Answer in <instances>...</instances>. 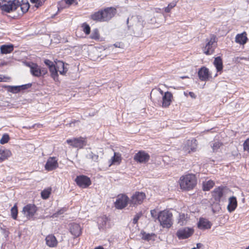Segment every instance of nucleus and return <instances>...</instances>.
Returning <instances> with one entry per match:
<instances>
[{"instance_id": "nucleus-1", "label": "nucleus", "mask_w": 249, "mask_h": 249, "mask_svg": "<svg viewBox=\"0 0 249 249\" xmlns=\"http://www.w3.org/2000/svg\"><path fill=\"white\" fill-rule=\"evenodd\" d=\"M116 13V8L112 7H107L92 14L90 18L96 21H108L114 17Z\"/></svg>"}, {"instance_id": "nucleus-52", "label": "nucleus", "mask_w": 249, "mask_h": 249, "mask_svg": "<svg viewBox=\"0 0 249 249\" xmlns=\"http://www.w3.org/2000/svg\"><path fill=\"white\" fill-rule=\"evenodd\" d=\"M203 246V245L201 243H197L196 244V248L200 249Z\"/></svg>"}, {"instance_id": "nucleus-2", "label": "nucleus", "mask_w": 249, "mask_h": 249, "mask_svg": "<svg viewBox=\"0 0 249 249\" xmlns=\"http://www.w3.org/2000/svg\"><path fill=\"white\" fill-rule=\"evenodd\" d=\"M180 188L184 190H191L196 185V178L194 174H189L180 177L179 179Z\"/></svg>"}, {"instance_id": "nucleus-8", "label": "nucleus", "mask_w": 249, "mask_h": 249, "mask_svg": "<svg viewBox=\"0 0 249 249\" xmlns=\"http://www.w3.org/2000/svg\"><path fill=\"white\" fill-rule=\"evenodd\" d=\"M129 204V199L127 196L121 194L118 196L115 202V207L118 209H122L125 207L127 204Z\"/></svg>"}, {"instance_id": "nucleus-24", "label": "nucleus", "mask_w": 249, "mask_h": 249, "mask_svg": "<svg viewBox=\"0 0 249 249\" xmlns=\"http://www.w3.org/2000/svg\"><path fill=\"white\" fill-rule=\"evenodd\" d=\"M57 68L60 74L65 75L67 71V69L65 67L64 63L59 61L56 63Z\"/></svg>"}, {"instance_id": "nucleus-3", "label": "nucleus", "mask_w": 249, "mask_h": 249, "mask_svg": "<svg viewBox=\"0 0 249 249\" xmlns=\"http://www.w3.org/2000/svg\"><path fill=\"white\" fill-rule=\"evenodd\" d=\"M172 213L168 211H161L160 212L157 217V219L160 223V225L163 228H169L172 224Z\"/></svg>"}, {"instance_id": "nucleus-45", "label": "nucleus", "mask_w": 249, "mask_h": 249, "mask_svg": "<svg viewBox=\"0 0 249 249\" xmlns=\"http://www.w3.org/2000/svg\"><path fill=\"white\" fill-rule=\"evenodd\" d=\"M243 148L245 151L249 153V138L247 139L243 143Z\"/></svg>"}, {"instance_id": "nucleus-34", "label": "nucleus", "mask_w": 249, "mask_h": 249, "mask_svg": "<svg viewBox=\"0 0 249 249\" xmlns=\"http://www.w3.org/2000/svg\"><path fill=\"white\" fill-rule=\"evenodd\" d=\"M18 213V208L16 205H15L11 209V216L14 219H17Z\"/></svg>"}, {"instance_id": "nucleus-41", "label": "nucleus", "mask_w": 249, "mask_h": 249, "mask_svg": "<svg viewBox=\"0 0 249 249\" xmlns=\"http://www.w3.org/2000/svg\"><path fill=\"white\" fill-rule=\"evenodd\" d=\"M21 90L19 86H10L9 87V91L13 93H17Z\"/></svg>"}, {"instance_id": "nucleus-49", "label": "nucleus", "mask_w": 249, "mask_h": 249, "mask_svg": "<svg viewBox=\"0 0 249 249\" xmlns=\"http://www.w3.org/2000/svg\"><path fill=\"white\" fill-rule=\"evenodd\" d=\"M150 213H151V216L153 218L157 219V211L156 210L154 209V210H151Z\"/></svg>"}, {"instance_id": "nucleus-50", "label": "nucleus", "mask_w": 249, "mask_h": 249, "mask_svg": "<svg viewBox=\"0 0 249 249\" xmlns=\"http://www.w3.org/2000/svg\"><path fill=\"white\" fill-rule=\"evenodd\" d=\"M65 1L67 4L70 5V4H71L73 2L74 0H65Z\"/></svg>"}, {"instance_id": "nucleus-47", "label": "nucleus", "mask_w": 249, "mask_h": 249, "mask_svg": "<svg viewBox=\"0 0 249 249\" xmlns=\"http://www.w3.org/2000/svg\"><path fill=\"white\" fill-rule=\"evenodd\" d=\"M44 62L45 64V65L48 67L49 68H51V67L54 65V64H53V62L49 59H45L44 60Z\"/></svg>"}, {"instance_id": "nucleus-56", "label": "nucleus", "mask_w": 249, "mask_h": 249, "mask_svg": "<svg viewBox=\"0 0 249 249\" xmlns=\"http://www.w3.org/2000/svg\"><path fill=\"white\" fill-rule=\"evenodd\" d=\"M159 91H160V94L162 95L163 93V91L161 89H159Z\"/></svg>"}, {"instance_id": "nucleus-44", "label": "nucleus", "mask_w": 249, "mask_h": 249, "mask_svg": "<svg viewBox=\"0 0 249 249\" xmlns=\"http://www.w3.org/2000/svg\"><path fill=\"white\" fill-rule=\"evenodd\" d=\"M142 212H140V213H137L134 216V217L133 218V223L134 224H136L137 223L139 219L142 216Z\"/></svg>"}, {"instance_id": "nucleus-61", "label": "nucleus", "mask_w": 249, "mask_h": 249, "mask_svg": "<svg viewBox=\"0 0 249 249\" xmlns=\"http://www.w3.org/2000/svg\"><path fill=\"white\" fill-rule=\"evenodd\" d=\"M191 249H197L196 248H192Z\"/></svg>"}, {"instance_id": "nucleus-22", "label": "nucleus", "mask_w": 249, "mask_h": 249, "mask_svg": "<svg viewBox=\"0 0 249 249\" xmlns=\"http://www.w3.org/2000/svg\"><path fill=\"white\" fill-rule=\"evenodd\" d=\"M224 190L223 188L218 187L215 188L213 192V196L216 201H219L220 199L223 196Z\"/></svg>"}, {"instance_id": "nucleus-15", "label": "nucleus", "mask_w": 249, "mask_h": 249, "mask_svg": "<svg viewBox=\"0 0 249 249\" xmlns=\"http://www.w3.org/2000/svg\"><path fill=\"white\" fill-rule=\"evenodd\" d=\"M69 230L71 234L73 235L74 237L79 236L82 233V228L80 225L77 223H72L70 224Z\"/></svg>"}, {"instance_id": "nucleus-32", "label": "nucleus", "mask_w": 249, "mask_h": 249, "mask_svg": "<svg viewBox=\"0 0 249 249\" xmlns=\"http://www.w3.org/2000/svg\"><path fill=\"white\" fill-rule=\"evenodd\" d=\"M88 159H91L92 161L98 162L99 160V156L93 153L92 152H89L86 156Z\"/></svg>"}, {"instance_id": "nucleus-57", "label": "nucleus", "mask_w": 249, "mask_h": 249, "mask_svg": "<svg viewBox=\"0 0 249 249\" xmlns=\"http://www.w3.org/2000/svg\"><path fill=\"white\" fill-rule=\"evenodd\" d=\"M114 46L116 47H119V46H118V44L117 43L115 44H114Z\"/></svg>"}, {"instance_id": "nucleus-14", "label": "nucleus", "mask_w": 249, "mask_h": 249, "mask_svg": "<svg viewBox=\"0 0 249 249\" xmlns=\"http://www.w3.org/2000/svg\"><path fill=\"white\" fill-rule=\"evenodd\" d=\"M36 211V207L34 205L29 204L24 207L22 212L27 218H30L34 215Z\"/></svg>"}, {"instance_id": "nucleus-5", "label": "nucleus", "mask_w": 249, "mask_h": 249, "mask_svg": "<svg viewBox=\"0 0 249 249\" xmlns=\"http://www.w3.org/2000/svg\"><path fill=\"white\" fill-rule=\"evenodd\" d=\"M28 66L30 68V72L34 76L39 77L47 73L46 69L41 68L36 63L29 64Z\"/></svg>"}, {"instance_id": "nucleus-25", "label": "nucleus", "mask_w": 249, "mask_h": 249, "mask_svg": "<svg viewBox=\"0 0 249 249\" xmlns=\"http://www.w3.org/2000/svg\"><path fill=\"white\" fill-rule=\"evenodd\" d=\"M11 155L10 150L7 149L0 150V162L9 157Z\"/></svg>"}, {"instance_id": "nucleus-7", "label": "nucleus", "mask_w": 249, "mask_h": 249, "mask_svg": "<svg viewBox=\"0 0 249 249\" xmlns=\"http://www.w3.org/2000/svg\"><path fill=\"white\" fill-rule=\"evenodd\" d=\"M66 142L72 147L80 149L82 148L87 144L86 139L83 137L68 139Z\"/></svg>"}, {"instance_id": "nucleus-31", "label": "nucleus", "mask_w": 249, "mask_h": 249, "mask_svg": "<svg viewBox=\"0 0 249 249\" xmlns=\"http://www.w3.org/2000/svg\"><path fill=\"white\" fill-rule=\"evenodd\" d=\"M186 218L187 216L185 214H179L178 219V223L180 226L185 225L186 223Z\"/></svg>"}, {"instance_id": "nucleus-27", "label": "nucleus", "mask_w": 249, "mask_h": 249, "mask_svg": "<svg viewBox=\"0 0 249 249\" xmlns=\"http://www.w3.org/2000/svg\"><path fill=\"white\" fill-rule=\"evenodd\" d=\"M108 222V218L106 216H102L98 218V223L99 224V228L100 229H104L106 228L107 223Z\"/></svg>"}, {"instance_id": "nucleus-58", "label": "nucleus", "mask_w": 249, "mask_h": 249, "mask_svg": "<svg viewBox=\"0 0 249 249\" xmlns=\"http://www.w3.org/2000/svg\"><path fill=\"white\" fill-rule=\"evenodd\" d=\"M2 81V78L0 77V82Z\"/></svg>"}, {"instance_id": "nucleus-63", "label": "nucleus", "mask_w": 249, "mask_h": 249, "mask_svg": "<svg viewBox=\"0 0 249 249\" xmlns=\"http://www.w3.org/2000/svg\"><path fill=\"white\" fill-rule=\"evenodd\" d=\"M246 249H249V246Z\"/></svg>"}, {"instance_id": "nucleus-23", "label": "nucleus", "mask_w": 249, "mask_h": 249, "mask_svg": "<svg viewBox=\"0 0 249 249\" xmlns=\"http://www.w3.org/2000/svg\"><path fill=\"white\" fill-rule=\"evenodd\" d=\"M14 50V46L12 44L3 45L0 47V52L2 54H7L11 53Z\"/></svg>"}, {"instance_id": "nucleus-38", "label": "nucleus", "mask_w": 249, "mask_h": 249, "mask_svg": "<svg viewBox=\"0 0 249 249\" xmlns=\"http://www.w3.org/2000/svg\"><path fill=\"white\" fill-rule=\"evenodd\" d=\"M82 27L83 28V31L86 35H89L90 32V28L89 26L86 23H84Z\"/></svg>"}, {"instance_id": "nucleus-16", "label": "nucleus", "mask_w": 249, "mask_h": 249, "mask_svg": "<svg viewBox=\"0 0 249 249\" xmlns=\"http://www.w3.org/2000/svg\"><path fill=\"white\" fill-rule=\"evenodd\" d=\"M199 78L201 81H207L210 76L209 69L203 67H202L198 71Z\"/></svg>"}, {"instance_id": "nucleus-18", "label": "nucleus", "mask_w": 249, "mask_h": 249, "mask_svg": "<svg viewBox=\"0 0 249 249\" xmlns=\"http://www.w3.org/2000/svg\"><path fill=\"white\" fill-rule=\"evenodd\" d=\"M237 206L236 198L235 196L230 197L229 199V204L227 206V209L230 213L234 211Z\"/></svg>"}, {"instance_id": "nucleus-13", "label": "nucleus", "mask_w": 249, "mask_h": 249, "mask_svg": "<svg viewBox=\"0 0 249 249\" xmlns=\"http://www.w3.org/2000/svg\"><path fill=\"white\" fill-rule=\"evenodd\" d=\"M58 167L57 160L55 157H49L45 165L46 170L50 171L53 170Z\"/></svg>"}, {"instance_id": "nucleus-42", "label": "nucleus", "mask_w": 249, "mask_h": 249, "mask_svg": "<svg viewBox=\"0 0 249 249\" xmlns=\"http://www.w3.org/2000/svg\"><path fill=\"white\" fill-rule=\"evenodd\" d=\"M176 5V2H173L169 3L168 4V5L165 8V9H164L165 12L166 13L170 12L171 9L173 8V7H174Z\"/></svg>"}, {"instance_id": "nucleus-19", "label": "nucleus", "mask_w": 249, "mask_h": 249, "mask_svg": "<svg viewBox=\"0 0 249 249\" xmlns=\"http://www.w3.org/2000/svg\"><path fill=\"white\" fill-rule=\"evenodd\" d=\"M248 38L247 36L246 32H244L241 34H237L236 36L235 41L240 45H244L247 42Z\"/></svg>"}, {"instance_id": "nucleus-17", "label": "nucleus", "mask_w": 249, "mask_h": 249, "mask_svg": "<svg viewBox=\"0 0 249 249\" xmlns=\"http://www.w3.org/2000/svg\"><path fill=\"white\" fill-rule=\"evenodd\" d=\"M172 98L173 95L170 92H165L162 97V107H169L171 104Z\"/></svg>"}, {"instance_id": "nucleus-64", "label": "nucleus", "mask_w": 249, "mask_h": 249, "mask_svg": "<svg viewBox=\"0 0 249 249\" xmlns=\"http://www.w3.org/2000/svg\"><path fill=\"white\" fill-rule=\"evenodd\" d=\"M241 59H244V58H241ZM245 59H246V58H245Z\"/></svg>"}, {"instance_id": "nucleus-59", "label": "nucleus", "mask_w": 249, "mask_h": 249, "mask_svg": "<svg viewBox=\"0 0 249 249\" xmlns=\"http://www.w3.org/2000/svg\"><path fill=\"white\" fill-rule=\"evenodd\" d=\"M129 19V18H127V24H128V23Z\"/></svg>"}, {"instance_id": "nucleus-21", "label": "nucleus", "mask_w": 249, "mask_h": 249, "mask_svg": "<svg viewBox=\"0 0 249 249\" xmlns=\"http://www.w3.org/2000/svg\"><path fill=\"white\" fill-rule=\"evenodd\" d=\"M211 224L209 221L204 218H200L198 223V227L200 229H208L211 228Z\"/></svg>"}, {"instance_id": "nucleus-55", "label": "nucleus", "mask_w": 249, "mask_h": 249, "mask_svg": "<svg viewBox=\"0 0 249 249\" xmlns=\"http://www.w3.org/2000/svg\"><path fill=\"white\" fill-rule=\"evenodd\" d=\"M62 213H63V212H61V210H60V211H58V212H57V214H62Z\"/></svg>"}, {"instance_id": "nucleus-20", "label": "nucleus", "mask_w": 249, "mask_h": 249, "mask_svg": "<svg viewBox=\"0 0 249 249\" xmlns=\"http://www.w3.org/2000/svg\"><path fill=\"white\" fill-rule=\"evenodd\" d=\"M45 240L47 245L50 247H55L57 245V241L55 237L53 234L48 235L46 237Z\"/></svg>"}, {"instance_id": "nucleus-9", "label": "nucleus", "mask_w": 249, "mask_h": 249, "mask_svg": "<svg viewBox=\"0 0 249 249\" xmlns=\"http://www.w3.org/2000/svg\"><path fill=\"white\" fill-rule=\"evenodd\" d=\"M194 232L193 228L185 227L179 229L176 233V235L180 240L185 239L191 236Z\"/></svg>"}, {"instance_id": "nucleus-53", "label": "nucleus", "mask_w": 249, "mask_h": 249, "mask_svg": "<svg viewBox=\"0 0 249 249\" xmlns=\"http://www.w3.org/2000/svg\"><path fill=\"white\" fill-rule=\"evenodd\" d=\"M94 249H104V248L102 246H98L96 248H95Z\"/></svg>"}, {"instance_id": "nucleus-54", "label": "nucleus", "mask_w": 249, "mask_h": 249, "mask_svg": "<svg viewBox=\"0 0 249 249\" xmlns=\"http://www.w3.org/2000/svg\"><path fill=\"white\" fill-rule=\"evenodd\" d=\"M4 2H10L11 1V0H3ZM15 1H17V0H15Z\"/></svg>"}, {"instance_id": "nucleus-6", "label": "nucleus", "mask_w": 249, "mask_h": 249, "mask_svg": "<svg viewBox=\"0 0 249 249\" xmlns=\"http://www.w3.org/2000/svg\"><path fill=\"white\" fill-rule=\"evenodd\" d=\"M145 197V195L142 192H136L129 199L130 206H135L141 204Z\"/></svg>"}, {"instance_id": "nucleus-62", "label": "nucleus", "mask_w": 249, "mask_h": 249, "mask_svg": "<svg viewBox=\"0 0 249 249\" xmlns=\"http://www.w3.org/2000/svg\"><path fill=\"white\" fill-rule=\"evenodd\" d=\"M194 148H191V150L193 151Z\"/></svg>"}, {"instance_id": "nucleus-48", "label": "nucleus", "mask_w": 249, "mask_h": 249, "mask_svg": "<svg viewBox=\"0 0 249 249\" xmlns=\"http://www.w3.org/2000/svg\"><path fill=\"white\" fill-rule=\"evenodd\" d=\"M31 86H32V84L29 83V84L19 86V87L21 89V90H23V89H27L30 88Z\"/></svg>"}, {"instance_id": "nucleus-33", "label": "nucleus", "mask_w": 249, "mask_h": 249, "mask_svg": "<svg viewBox=\"0 0 249 249\" xmlns=\"http://www.w3.org/2000/svg\"><path fill=\"white\" fill-rule=\"evenodd\" d=\"M51 189L50 188L44 190L41 192V197L45 199L48 198L51 194Z\"/></svg>"}, {"instance_id": "nucleus-46", "label": "nucleus", "mask_w": 249, "mask_h": 249, "mask_svg": "<svg viewBox=\"0 0 249 249\" xmlns=\"http://www.w3.org/2000/svg\"><path fill=\"white\" fill-rule=\"evenodd\" d=\"M136 19L138 20L139 25L141 26V27L142 28L143 27V21H142V22H141V20H142V18L140 16H137L136 17H132L131 18V19L135 20Z\"/></svg>"}, {"instance_id": "nucleus-37", "label": "nucleus", "mask_w": 249, "mask_h": 249, "mask_svg": "<svg viewBox=\"0 0 249 249\" xmlns=\"http://www.w3.org/2000/svg\"><path fill=\"white\" fill-rule=\"evenodd\" d=\"M99 34L98 29H95L93 30L90 36L92 39L97 40L99 39Z\"/></svg>"}, {"instance_id": "nucleus-39", "label": "nucleus", "mask_w": 249, "mask_h": 249, "mask_svg": "<svg viewBox=\"0 0 249 249\" xmlns=\"http://www.w3.org/2000/svg\"><path fill=\"white\" fill-rule=\"evenodd\" d=\"M9 140V136L7 134H4L3 135L2 138H1L0 140V143L1 144H5L7 143L8 141Z\"/></svg>"}, {"instance_id": "nucleus-28", "label": "nucleus", "mask_w": 249, "mask_h": 249, "mask_svg": "<svg viewBox=\"0 0 249 249\" xmlns=\"http://www.w3.org/2000/svg\"><path fill=\"white\" fill-rule=\"evenodd\" d=\"M213 64L216 68L217 71H220L223 69L222 60L220 57L218 56L215 58Z\"/></svg>"}, {"instance_id": "nucleus-11", "label": "nucleus", "mask_w": 249, "mask_h": 249, "mask_svg": "<svg viewBox=\"0 0 249 249\" xmlns=\"http://www.w3.org/2000/svg\"><path fill=\"white\" fill-rule=\"evenodd\" d=\"M6 4H4L1 6V9L7 13H10L16 10L18 7V1H15V0H11L10 2H6Z\"/></svg>"}, {"instance_id": "nucleus-30", "label": "nucleus", "mask_w": 249, "mask_h": 249, "mask_svg": "<svg viewBox=\"0 0 249 249\" xmlns=\"http://www.w3.org/2000/svg\"><path fill=\"white\" fill-rule=\"evenodd\" d=\"M214 183L212 180H209L205 183L203 184V188L204 191H209L213 187Z\"/></svg>"}, {"instance_id": "nucleus-36", "label": "nucleus", "mask_w": 249, "mask_h": 249, "mask_svg": "<svg viewBox=\"0 0 249 249\" xmlns=\"http://www.w3.org/2000/svg\"><path fill=\"white\" fill-rule=\"evenodd\" d=\"M111 160V164H114L115 163H119L121 160V158L119 154H117L116 153H114V155L112 157Z\"/></svg>"}, {"instance_id": "nucleus-10", "label": "nucleus", "mask_w": 249, "mask_h": 249, "mask_svg": "<svg viewBox=\"0 0 249 249\" xmlns=\"http://www.w3.org/2000/svg\"><path fill=\"white\" fill-rule=\"evenodd\" d=\"M75 181L79 187L83 188H87L91 184L90 178L84 175L77 176Z\"/></svg>"}, {"instance_id": "nucleus-43", "label": "nucleus", "mask_w": 249, "mask_h": 249, "mask_svg": "<svg viewBox=\"0 0 249 249\" xmlns=\"http://www.w3.org/2000/svg\"><path fill=\"white\" fill-rule=\"evenodd\" d=\"M153 235H154V234L146 233L145 232H143V233H142V238L144 240L148 241L151 239L152 236Z\"/></svg>"}, {"instance_id": "nucleus-51", "label": "nucleus", "mask_w": 249, "mask_h": 249, "mask_svg": "<svg viewBox=\"0 0 249 249\" xmlns=\"http://www.w3.org/2000/svg\"><path fill=\"white\" fill-rule=\"evenodd\" d=\"M189 94L190 96L192 98H196V95H195V94L194 92H190Z\"/></svg>"}, {"instance_id": "nucleus-60", "label": "nucleus", "mask_w": 249, "mask_h": 249, "mask_svg": "<svg viewBox=\"0 0 249 249\" xmlns=\"http://www.w3.org/2000/svg\"><path fill=\"white\" fill-rule=\"evenodd\" d=\"M190 143V141L189 140L187 142V144H189Z\"/></svg>"}, {"instance_id": "nucleus-12", "label": "nucleus", "mask_w": 249, "mask_h": 249, "mask_svg": "<svg viewBox=\"0 0 249 249\" xmlns=\"http://www.w3.org/2000/svg\"><path fill=\"white\" fill-rule=\"evenodd\" d=\"M150 156L149 154L143 151H140L134 157V160L137 162L141 163H145L148 162Z\"/></svg>"}, {"instance_id": "nucleus-29", "label": "nucleus", "mask_w": 249, "mask_h": 249, "mask_svg": "<svg viewBox=\"0 0 249 249\" xmlns=\"http://www.w3.org/2000/svg\"><path fill=\"white\" fill-rule=\"evenodd\" d=\"M19 6L20 7L22 14H24L28 11L30 8V4L28 1L24 2L23 0H22V3L18 4Z\"/></svg>"}, {"instance_id": "nucleus-4", "label": "nucleus", "mask_w": 249, "mask_h": 249, "mask_svg": "<svg viewBox=\"0 0 249 249\" xmlns=\"http://www.w3.org/2000/svg\"><path fill=\"white\" fill-rule=\"evenodd\" d=\"M206 42V45L202 49L203 52L206 55H211L214 53L216 46V38L213 36L210 39H207Z\"/></svg>"}, {"instance_id": "nucleus-26", "label": "nucleus", "mask_w": 249, "mask_h": 249, "mask_svg": "<svg viewBox=\"0 0 249 249\" xmlns=\"http://www.w3.org/2000/svg\"><path fill=\"white\" fill-rule=\"evenodd\" d=\"M49 71L51 72V77L55 81L58 80V69L57 68L56 65H53V66L51 67V68H49Z\"/></svg>"}, {"instance_id": "nucleus-35", "label": "nucleus", "mask_w": 249, "mask_h": 249, "mask_svg": "<svg viewBox=\"0 0 249 249\" xmlns=\"http://www.w3.org/2000/svg\"><path fill=\"white\" fill-rule=\"evenodd\" d=\"M222 144L219 142H214L211 143V146L213 149V152H216L220 148Z\"/></svg>"}, {"instance_id": "nucleus-40", "label": "nucleus", "mask_w": 249, "mask_h": 249, "mask_svg": "<svg viewBox=\"0 0 249 249\" xmlns=\"http://www.w3.org/2000/svg\"><path fill=\"white\" fill-rule=\"evenodd\" d=\"M31 2L36 3L35 6L36 8H38L43 5L45 0H30Z\"/></svg>"}]
</instances>
